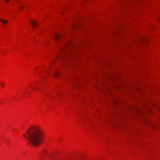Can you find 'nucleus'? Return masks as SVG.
Wrapping results in <instances>:
<instances>
[{"instance_id":"1","label":"nucleus","mask_w":160,"mask_h":160,"mask_svg":"<svg viewBox=\"0 0 160 160\" xmlns=\"http://www.w3.org/2000/svg\"><path fill=\"white\" fill-rule=\"evenodd\" d=\"M23 135L30 144L34 147H36L41 143L43 133L39 127L34 126L30 127L26 131V134H24Z\"/></svg>"},{"instance_id":"2","label":"nucleus","mask_w":160,"mask_h":160,"mask_svg":"<svg viewBox=\"0 0 160 160\" xmlns=\"http://www.w3.org/2000/svg\"><path fill=\"white\" fill-rule=\"evenodd\" d=\"M31 23L34 28H35L38 24V22L32 20L31 21Z\"/></svg>"},{"instance_id":"3","label":"nucleus","mask_w":160,"mask_h":160,"mask_svg":"<svg viewBox=\"0 0 160 160\" xmlns=\"http://www.w3.org/2000/svg\"><path fill=\"white\" fill-rule=\"evenodd\" d=\"M60 37V35L58 33H56L55 35V38L56 40H58Z\"/></svg>"},{"instance_id":"4","label":"nucleus","mask_w":160,"mask_h":160,"mask_svg":"<svg viewBox=\"0 0 160 160\" xmlns=\"http://www.w3.org/2000/svg\"><path fill=\"white\" fill-rule=\"evenodd\" d=\"M0 21L3 24H6L8 22V21L7 20H4L2 18L1 19H0Z\"/></svg>"},{"instance_id":"5","label":"nucleus","mask_w":160,"mask_h":160,"mask_svg":"<svg viewBox=\"0 0 160 160\" xmlns=\"http://www.w3.org/2000/svg\"><path fill=\"white\" fill-rule=\"evenodd\" d=\"M54 76L56 77H58L59 76V74L57 71H55L54 73Z\"/></svg>"},{"instance_id":"6","label":"nucleus","mask_w":160,"mask_h":160,"mask_svg":"<svg viewBox=\"0 0 160 160\" xmlns=\"http://www.w3.org/2000/svg\"><path fill=\"white\" fill-rule=\"evenodd\" d=\"M156 108L160 111V104L156 106Z\"/></svg>"},{"instance_id":"7","label":"nucleus","mask_w":160,"mask_h":160,"mask_svg":"<svg viewBox=\"0 0 160 160\" xmlns=\"http://www.w3.org/2000/svg\"><path fill=\"white\" fill-rule=\"evenodd\" d=\"M53 155L52 154L49 155V157L52 159H54V158L52 156Z\"/></svg>"},{"instance_id":"8","label":"nucleus","mask_w":160,"mask_h":160,"mask_svg":"<svg viewBox=\"0 0 160 160\" xmlns=\"http://www.w3.org/2000/svg\"><path fill=\"white\" fill-rule=\"evenodd\" d=\"M24 8V7L23 6H20L19 7V9L20 10V9H23Z\"/></svg>"},{"instance_id":"9","label":"nucleus","mask_w":160,"mask_h":160,"mask_svg":"<svg viewBox=\"0 0 160 160\" xmlns=\"http://www.w3.org/2000/svg\"><path fill=\"white\" fill-rule=\"evenodd\" d=\"M68 44H68V43H66V44L63 46V48H66V46L68 45Z\"/></svg>"},{"instance_id":"10","label":"nucleus","mask_w":160,"mask_h":160,"mask_svg":"<svg viewBox=\"0 0 160 160\" xmlns=\"http://www.w3.org/2000/svg\"><path fill=\"white\" fill-rule=\"evenodd\" d=\"M157 19L158 20V21L160 22V17H158L157 18Z\"/></svg>"},{"instance_id":"11","label":"nucleus","mask_w":160,"mask_h":160,"mask_svg":"<svg viewBox=\"0 0 160 160\" xmlns=\"http://www.w3.org/2000/svg\"><path fill=\"white\" fill-rule=\"evenodd\" d=\"M10 0H5V1L7 2H8L10 1Z\"/></svg>"},{"instance_id":"12","label":"nucleus","mask_w":160,"mask_h":160,"mask_svg":"<svg viewBox=\"0 0 160 160\" xmlns=\"http://www.w3.org/2000/svg\"><path fill=\"white\" fill-rule=\"evenodd\" d=\"M0 84L2 86V87H3V84L2 83H0Z\"/></svg>"},{"instance_id":"13","label":"nucleus","mask_w":160,"mask_h":160,"mask_svg":"<svg viewBox=\"0 0 160 160\" xmlns=\"http://www.w3.org/2000/svg\"><path fill=\"white\" fill-rule=\"evenodd\" d=\"M33 89L34 90H35V89L34 88Z\"/></svg>"},{"instance_id":"14","label":"nucleus","mask_w":160,"mask_h":160,"mask_svg":"<svg viewBox=\"0 0 160 160\" xmlns=\"http://www.w3.org/2000/svg\"><path fill=\"white\" fill-rule=\"evenodd\" d=\"M150 112H151V110Z\"/></svg>"}]
</instances>
